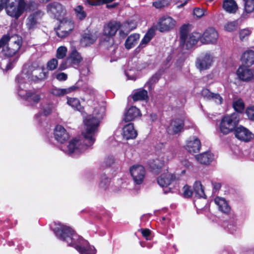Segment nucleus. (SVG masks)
<instances>
[{
	"mask_svg": "<svg viewBox=\"0 0 254 254\" xmlns=\"http://www.w3.org/2000/svg\"><path fill=\"white\" fill-rule=\"evenodd\" d=\"M54 107L53 105H49L44 110V114L45 116H48L50 115L53 110H54Z\"/></svg>",
	"mask_w": 254,
	"mask_h": 254,
	"instance_id": "e2e57ef3",
	"label": "nucleus"
},
{
	"mask_svg": "<svg viewBox=\"0 0 254 254\" xmlns=\"http://www.w3.org/2000/svg\"><path fill=\"white\" fill-rule=\"evenodd\" d=\"M193 194L197 198H204L206 196L202 186L200 182H195L193 186Z\"/></svg>",
	"mask_w": 254,
	"mask_h": 254,
	"instance_id": "c9c22d12",
	"label": "nucleus"
},
{
	"mask_svg": "<svg viewBox=\"0 0 254 254\" xmlns=\"http://www.w3.org/2000/svg\"><path fill=\"white\" fill-rule=\"evenodd\" d=\"M246 113L250 120L254 121V105L247 107Z\"/></svg>",
	"mask_w": 254,
	"mask_h": 254,
	"instance_id": "3c124183",
	"label": "nucleus"
},
{
	"mask_svg": "<svg viewBox=\"0 0 254 254\" xmlns=\"http://www.w3.org/2000/svg\"><path fill=\"white\" fill-rule=\"evenodd\" d=\"M239 122V117L237 113L224 116L221 120L219 126L220 131L224 134H228L236 128Z\"/></svg>",
	"mask_w": 254,
	"mask_h": 254,
	"instance_id": "423d86ee",
	"label": "nucleus"
},
{
	"mask_svg": "<svg viewBox=\"0 0 254 254\" xmlns=\"http://www.w3.org/2000/svg\"><path fill=\"white\" fill-rule=\"evenodd\" d=\"M53 231L60 240L65 242L68 246L74 248L80 254H95L93 246L78 235L69 227L61 223H55L53 226Z\"/></svg>",
	"mask_w": 254,
	"mask_h": 254,
	"instance_id": "f03ea898",
	"label": "nucleus"
},
{
	"mask_svg": "<svg viewBox=\"0 0 254 254\" xmlns=\"http://www.w3.org/2000/svg\"><path fill=\"white\" fill-rule=\"evenodd\" d=\"M58 64V62L57 59L56 58H53L47 63V68L50 70H54L57 68Z\"/></svg>",
	"mask_w": 254,
	"mask_h": 254,
	"instance_id": "8fccbe9b",
	"label": "nucleus"
},
{
	"mask_svg": "<svg viewBox=\"0 0 254 254\" xmlns=\"http://www.w3.org/2000/svg\"><path fill=\"white\" fill-rule=\"evenodd\" d=\"M183 193L184 197H189L193 194V192L192 191L190 186L186 185L183 188Z\"/></svg>",
	"mask_w": 254,
	"mask_h": 254,
	"instance_id": "603ef678",
	"label": "nucleus"
},
{
	"mask_svg": "<svg viewBox=\"0 0 254 254\" xmlns=\"http://www.w3.org/2000/svg\"><path fill=\"white\" fill-rule=\"evenodd\" d=\"M201 94L205 99L212 100L218 105L223 103V99L219 94L211 92L207 89H203L201 91Z\"/></svg>",
	"mask_w": 254,
	"mask_h": 254,
	"instance_id": "393cba45",
	"label": "nucleus"
},
{
	"mask_svg": "<svg viewBox=\"0 0 254 254\" xmlns=\"http://www.w3.org/2000/svg\"><path fill=\"white\" fill-rule=\"evenodd\" d=\"M137 26L135 20L131 19L127 20L122 25L120 24L119 35L121 38H124L131 30L134 29Z\"/></svg>",
	"mask_w": 254,
	"mask_h": 254,
	"instance_id": "412c9836",
	"label": "nucleus"
},
{
	"mask_svg": "<svg viewBox=\"0 0 254 254\" xmlns=\"http://www.w3.org/2000/svg\"><path fill=\"white\" fill-rule=\"evenodd\" d=\"M78 89L79 87L76 84L65 88L54 87L51 89L50 93L54 96L60 97L75 92Z\"/></svg>",
	"mask_w": 254,
	"mask_h": 254,
	"instance_id": "6ab92c4d",
	"label": "nucleus"
},
{
	"mask_svg": "<svg viewBox=\"0 0 254 254\" xmlns=\"http://www.w3.org/2000/svg\"><path fill=\"white\" fill-rule=\"evenodd\" d=\"M251 34V31L249 28L243 29L240 31L239 36L241 40H247L250 34Z\"/></svg>",
	"mask_w": 254,
	"mask_h": 254,
	"instance_id": "de8ad7c7",
	"label": "nucleus"
},
{
	"mask_svg": "<svg viewBox=\"0 0 254 254\" xmlns=\"http://www.w3.org/2000/svg\"><path fill=\"white\" fill-rule=\"evenodd\" d=\"M176 21L169 16L161 17L157 23V29L161 32H168L173 29L176 25Z\"/></svg>",
	"mask_w": 254,
	"mask_h": 254,
	"instance_id": "f8f14e48",
	"label": "nucleus"
},
{
	"mask_svg": "<svg viewBox=\"0 0 254 254\" xmlns=\"http://www.w3.org/2000/svg\"><path fill=\"white\" fill-rule=\"evenodd\" d=\"M67 48L64 46H60L57 50L56 57L59 59H63L66 55Z\"/></svg>",
	"mask_w": 254,
	"mask_h": 254,
	"instance_id": "37998d69",
	"label": "nucleus"
},
{
	"mask_svg": "<svg viewBox=\"0 0 254 254\" xmlns=\"http://www.w3.org/2000/svg\"><path fill=\"white\" fill-rule=\"evenodd\" d=\"M13 63L11 62H7L5 60H3L2 63H0V66L1 68L7 70L12 68Z\"/></svg>",
	"mask_w": 254,
	"mask_h": 254,
	"instance_id": "864d4df0",
	"label": "nucleus"
},
{
	"mask_svg": "<svg viewBox=\"0 0 254 254\" xmlns=\"http://www.w3.org/2000/svg\"><path fill=\"white\" fill-rule=\"evenodd\" d=\"M184 148L190 153H197L201 148L200 141L196 136L190 137L186 140Z\"/></svg>",
	"mask_w": 254,
	"mask_h": 254,
	"instance_id": "dca6fc26",
	"label": "nucleus"
},
{
	"mask_svg": "<svg viewBox=\"0 0 254 254\" xmlns=\"http://www.w3.org/2000/svg\"><path fill=\"white\" fill-rule=\"evenodd\" d=\"M175 156V153L173 151H166L165 153L161 156L163 157V158L165 159L166 162H168L171 160H172Z\"/></svg>",
	"mask_w": 254,
	"mask_h": 254,
	"instance_id": "4d7b16f0",
	"label": "nucleus"
},
{
	"mask_svg": "<svg viewBox=\"0 0 254 254\" xmlns=\"http://www.w3.org/2000/svg\"><path fill=\"white\" fill-rule=\"evenodd\" d=\"M84 100L91 106H93L92 115H88L83 120L85 129L82 131L84 140L75 138L71 140L66 146L62 147V150L66 154L75 156L84 152L88 147L93 144L95 141L96 134L98 130L100 121L105 114V103L96 102L92 105V101H95L96 91L92 87L87 86L85 90Z\"/></svg>",
	"mask_w": 254,
	"mask_h": 254,
	"instance_id": "f257e3e1",
	"label": "nucleus"
},
{
	"mask_svg": "<svg viewBox=\"0 0 254 254\" xmlns=\"http://www.w3.org/2000/svg\"><path fill=\"white\" fill-rule=\"evenodd\" d=\"M105 163L107 166H110L115 162V158L113 156H109L105 159Z\"/></svg>",
	"mask_w": 254,
	"mask_h": 254,
	"instance_id": "052dcab7",
	"label": "nucleus"
},
{
	"mask_svg": "<svg viewBox=\"0 0 254 254\" xmlns=\"http://www.w3.org/2000/svg\"><path fill=\"white\" fill-rule=\"evenodd\" d=\"M22 45V39L17 35L9 37L3 36L0 40V48H2V52L7 57H12L18 54Z\"/></svg>",
	"mask_w": 254,
	"mask_h": 254,
	"instance_id": "20e7f679",
	"label": "nucleus"
},
{
	"mask_svg": "<svg viewBox=\"0 0 254 254\" xmlns=\"http://www.w3.org/2000/svg\"><path fill=\"white\" fill-rule=\"evenodd\" d=\"M56 77L59 81H65L67 78V75L64 72H61L57 73L56 75Z\"/></svg>",
	"mask_w": 254,
	"mask_h": 254,
	"instance_id": "680f3d73",
	"label": "nucleus"
},
{
	"mask_svg": "<svg viewBox=\"0 0 254 254\" xmlns=\"http://www.w3.org/2000/svg\"><path fill=\"white\" fill-rule=\"evenodd\" d=\"M74 22L69 18H64L61 21L56 31L57 35L60 38H64L74 29Z\"/></svg>",
	"mask_w": 254,
	"mask_h": 254,
	"instance_id": "1a4fd4ad",
	"label": "nucleus"
},
{
	"mask_svg": "<svg viewBox=\"0 0 254 254\" xmlns=\"http://www.w3.org/2000/svg\"><path fill=\"white\" fill-rule=\"evenodd\" d=\"M119 29H120V23L116 21H110L104 26L103 35L109 37V40L112 45L114 43L112 37L115 35Z\"/></svg>",
	"mask_w": 254,
	"mask_h": 254,
	"instance_id": "4468645a",
	"label": "nucleus"
},
{
	"mask_svg": "<svg viewBox=\"0 0 254 254\" xmlns=\"http://www.w3.org/2000/svg\"><path fill=\"white\" fill-rule=\"evenodd\" d=\"M43 13L40 10H36L31 14L27 18L26 25L29 29H33L38 22V21L41 18Z\"/></svg>",
	"mask_w": 254,
	"mask_h": 254,
	"instance_id": "a878e982",
	"label": "nucleus"
},
{
	"mask_svg": "<svg viewBox=\"0 0 254 254\" xmlns=\"http://www.w3.org/2000/svg\"><path fill=\"white\" fill-rule=\"evenodd\" d=\"M178 176L169 173L168 170L162 173L157 179L158 184L162 188H167L171 183L176 179Z\"/></svg>",
	"mask_w": 254,
	"mask_h": 254,
	"instance_id": "f3484780",
	"label": "nucleus"
},
{
	"mask_svg": "<svg viewBox=\"0 0 254 254\" xmlns=\"http://www.w3.org/2000/svg\"><path fill=\"white\" fill-rule=\"evenodd\" d=\"M153 31L149 30L144 36V38L142 39L139 47H144L152 38L153 37Z\"/></svg>",
	"mask_w": 254,
	"mask_h": 254,
	"instance_id": "79ce46f5",
	"label": "nucleus"
},
{
	"mask_svg": "<svg viewBox=\"0 0 254 254\" xmlns=\"http://www.w3.org/2000/svg\"><path fill=\"white\" fill-rule=\"evenodd\" d=\"M110 182V180L108 178H107L106 177H103L100 182L99 185L100 187L101 188L106 190V189L108 188V186H109Z\"/></svg>",
	"mask_w": 254,
	"mask_h": 254,
	"instance_id": "13d9d810",
	"label": "nucleus"
},
{
	"mask_svg": "<svg viewBox=\"0 0 254 254\" xmlns=\"http://www.w3.org/2000/svg\"><path fill=\"white\" fill-rule=\"evenodd\" d=\"M200 42L203 44L216 43L218 35L217 32L213 28H208L205 31L203 34H201Z\"/></svg>",
	"mask_w": 254,
	"mask_h": 254,
	"instance_id": "2eb2a0df",
	"label": "nucleus"
},
{
	"mask_svg": "<svg viewBox=\"0 0 254 254\" xmlns=\"http://www.w3.org/2000/svg\"><path fill=\"white\" fill-rule=\"evenodd\" d=\"M16 2L17 0H0V11L4 8L8 15L18 19L24 11L28 10L29 5L24 0H20L15 7Z\"/></svg>",
	"mask_w": 254,
	"mask_h": 254,
	"instance_id": "39448f33",
	"label": "nucleus"
},
{
	"mask_svg": "<svg viewBox=\"0 0 254 254\" xmlns=\"http://www.w3.org/2000/svg\"><path fill=\"white\" fill-rule=\"evenodd\" d=\"M126 75L128 78V79H131L134 80L136 79V77L134 75H130V73L128 72H127L126 73Z\"/></svg>",
	"mask_w": 254,
	"mask_h": 254,
	"instance_id": "774afa93",
	"label": "nucleus"
},
{
	"mask_svg": "<svg viewBox=\"0 0 254 254\" xmlns=\"http://www.w3.org/2000/svg\"><path fill=\"white\" fill-rule=\"evenodd\" d=\"M152 4L155 8L159 9L168 6L169 2L166 0H159L153 2Z\"/></svg>",
	"mask_w": 254,
	"mask_h": 254,
	"instance_id": "09e8293b",
	"label": "nucleus"
},
{
	"mask_svg": "<svg viewBox=\"0 0 254 254\" xmlns=\"http://www.w3.org/2000/svg\"><path fill=\"white\" fill-rule=\"evenodd\" d=\"M133 101L143 100L148 98L147 91L144 89H140L133 92L132 95Z\"/></svg>",
	"mask_w": 254,
	"mask_h": 254,
	"instance_id": "e433bc0d",
	"label": "nucleus"
},
{
	"mask_svg": "<svg viewBox=\"0 0 254 254\" xmlns=\"http://www.w3.org/2000/svg\"><path fill=\"white\" fill-rule=\"evenodd\" d=\"M223 7L226 11L230 13H235L238 8L234 0H224Z\"/></svg>",
	"mask_w": 254,
	"mask_h": 254,
	"instance_id": "2f4dec72",
	"label": "nucleus"
},
{
	"mask_svg": "<svg viewBox=\"0 0 254 254\" xmlns=\"http://www.w3.org/2000/svg\"><path fill=\"white\" fill-rule=\"evenodd\" d=\"M115 0H87V2L90 5H99L103 3L111 2Z\"/></svg>",
	"mask_w": 254,
	"mask_h": 254,
	"instance_id": "49530a36",
	"label": "nucleus"
},
{
	"mask_svg": "<svg viewBox=\"0 0 254 254\" xmlns=\"http://www.w3.org/2000/svg\"><path fill=\"white\" fill-rule=\"evenodd\" d=\"M122 134L124 138L128 140L135 138L137 132L134 129L133 124L129 123L124 127Z\"/></svg>",
	"mask_w": 254,
	"mask_h": 254,
	"instance_id": "bb28decb",
	"label": "nucleus"
},
{
	"mask_svg": "<svg viewBox=\"0 0 254 254\" xmlns=\"http://www.w3.org/2000/svg\"><path fill=\"white\" fill-rule=\"evenodd\" d=\"M139 39V35L138 34H132L127 39L125 45L127 49H130L133 47L137 43Z\"/></svg>",
	"mask_w": 254,
	"mask_h": 254,
	"instance_id": "f704fd0d",
	"label": "nucleus"
},
{
	"mask_svg": "<svg viewBox=\"0 0 254 254\" xmlns=\"http://www.w3.org/2000/svg\"><path fill=\"white\" fill-rule=\"evenodd\" d=\"M54 134L55 139L60 143H64L69 137L65 129L61 125L56 127Z\"/></svg>",
	"mask_w": 254,
	"mask_h": 254,
	"instance_id": "5701e85b",
	"label": "nucleus"
},
{
	"mask_svg": "<svg viewBox=\"0 0 254 254\" xmlns=\"http://www.w3.org/2000/svg\"><path fill=\"white\" fill-rule=\"evenodd\" d=\"M157 119V116L155 114L152 113L149 116V120L151 122L156 121Z\"/></svg>",
	"mask_w": 254,
	"mask_h": 254,
	"instance_id": "338daca9",
	"label": "nucleus"
},
{
	"mask_svg": "<svg viewBox=\"0 0 254 254\" xmlns=\"http://www.w3.org/2000/svg\"><path fill=\"white\" fill-rule=\"evenodd\" d=\"M238 227L237 224L235 222H231L228 225V229L231 233H233L235 232Z\"/></svg>",
	"mask_w": 254,
	"mask_h": 254,
	"instance_id": "bf43d9fd",
	"label": "nucleus"
},
{
	"mask_svg": "<svg viewBox=\"0 0 254 254\" xmlns=\"http://www.w3.org/2000/svg\"><path fill=\"white\" fill-rule=\"evenodd\" d=\"M234 134L238 139L245 142H250L254 138V134L242 126H240L235 128Z\"/></svg>",
	"mask_w": 254,
	"mask_h": 254,
	"instance_id": "ddd939ff",
	"label": "nucleus"
},
{
	"mask_svg": "<svg viewBox=\"0 0 254 254\" xmlns=\"http://www.w3.org/2000/svg\"><path fill=\"white\" fill-rule=\"evenodd\" d=\"M166 162L165 159L163 158V157L159 156L158 158L152 160L150 163L149 166L153 171L157 172L164 166Z\"/></svg>",
	"mask_w": 254,
	"mask_h": 254,
	"instance_id": "72a5a7b5",
	"label": "nucleus"
},
{
	"mask_svg": "<svg viewBox=\"0 0 254 254\" xmlns=\"http://www.w3.org/2000/svg\"><path fill=\"white\" fill-rule=\"evenodd\" d=\"M28 75L26 74L19 75L17 77V80L18 83L17 89L18 94L19 96L24 99L28 105L30 106H35L41 99V96L39 94L33 89H31L30 83H24L23 81Z\"/></svg>",
	"mask_w": 254,
	"mask_h": 254,
	"instance_id": "7ed1b4c3",
	"label": "nucleus"
},
{
	"mask_svg": "<svg viewBox=\"0 0 254 254\" xmlns=\"http://www.w3.org/2000/svg\"><path fill=\"white\" fill-rule=\"evenodd\" d=\"M189 25H184L180 30L181 40L183 44H186L188 48H191L196 44L198 41H200L201 34L198 32H193L189 34Z\"/></svg>",
	"mask_w": 254,
	"mask_h": 254,
	"instance_id": "0eeeda50",
	"label": "nucleus"
},
{
	"mask_svg": "<svg viewBox=\"0 0 254 254\" xmlns=\"http://www.w3.org/2000/svg\"><path fill=\"white\" fill-rule=\"evenodd\" d=\"M82 61V58L76 50H72L66 59V62L72 65H78Z\"/></svg>",
	"mask_w": 254,
	"mask_h": 254,
	"instance_id": "c85d7f7f",
	"label": "nucleus"
},
{
	"mask_svg": "<svg viewBox=\"0 0 254 254\" xmlns=\"http://www.w3.org/2000/svg\"><path fill=\"white\" fill-rule=\"evenodd\" d=\"M67 104L73 109L81 111L82 107L79 100L76 98H67Z\"/></svg>",
	"mask_w": 254,
	"mask_h": 254,
	"instance_id": "58836bf2",
	"label": "nucleus"
},
{
	"mask_svg": "<svg viewBox=\"0 0 254 254\" xmlns=\"http://www.w3.org/2000/svg\"><path fill=\"white\" fill-rule=\"evenodd\" d=\"M238 26V22L237 21H234L228 22L224 26V29L225 30L231 32L235 30Z\"/></svg>",
	"mask_w": 254,
	"mask_h": 254,
	"instance_id": "a18cd8bd",
	"label": "nucleus"
},
{
	"mask_svg": "<svg viewBox=\"0 0 254 254\" xmlns=\"http://www.w3.org/2000/svg\"><path fill=\"white\" fill-rule=\"evenodd\" d=\"M233 106L234 110L238 113H243L245 109V104L241 99H237L234 101Z\"/></svg>",
	"mask_w": 254,
	"mask_h": 254,
	"instance_id": "ea45409f",
	"label": "nucleus"
},
{
	"mask_svg": "<svg viewBox=\"0 0 254 254\" xmlns=\"http://www.w3.org/2000/svg\"><path fill=\"white\" fill-rule=\"evenodd\" d=\"M140 115L139 109L134 106H132L125 113L123 120L126 122L131 121Z\"/></svg>",
	"mask_w": 254,
	"mask_h": 254,
	"instance_id": "cd10ccee",
	"label": "nucleus"
},
{
	"mask_svg": "<svg viewBox=\"0 0 254 254\" xmlns=\"http://www.w3.org/2000/svg\"><path fill=\"white\" fill-rule=\"evenodd\" d=\"M100 33L98 31L84 32L81 39V44L83 46H89L93 44L97 39Z\"/></svg>",
	"mask_w": 254,
	"mask_h": 254,
	"instance_id": "4be33fe9",
	"label": "nucleus"
},
{
	"mask_svg": "<svg viewBox=\"0 0 254 254\" xmlns=\"http://www.w3.org/2000/svg\"><path fill=\"white\" fill-rule=\"evenodd\" d=\"M74 10L76 16L80 20H83L86 17V13L83 10V8L82 6L78 5L76 6Z\"/></svg>",
	"mask_w": 254,
	"mask_h": 254,
	"instance_id": "a19ab883",
	"label": "nucleus"
},
{
	"mask_svg": "<svg viewBox=\"0 0 254 254\" xmlns=\"http://www.w3.org/2000/svg\"><path fill=\"white\" fill-rule=\"evenodd\" d=\"M191 163L187 159L180 160L178 167L180 168V171L177 169L175 173L178 176L183 175L185 174L186 170L185 168H188L191 166Z\"/></svg>",
	"mask_w": 254,
	"mask_h": 254,
	"instance_id": "4c0bfd02",
	"label": "nucleus"
},
{
	"mask_svg": "<svg viewBox=\"0 0 254 254\" xmlns=\"http://www.w3.org/2000/svg\"><path fill=\"white\" fill-rule=\"evenodd\" d=\"M47 9L48 13L54 15L57 18L64 15L66 12L64 7L60 3L57 2L48 4Z\"/></svg>",
	"mask_w": 254,
	"mask_h": 254,
	"instance_id": "a211bd4d",
	"label": "nucleus"
},
{
	"mask_svg": "<svg viewBox=\"0 0 254 254\" xmlns=\"http://www.w3.org/2000/svg\"><path fill=\"white\" fill-rule=\"evenodd\" d=\"M193 14L197 17H201L204 15V12L202 9L196 8L193 10Z\"/></svg>",
	"mask_w": 254,
	"mask_h": 254,
	"instance_id": "0e129e2a",
	"label": "nucleus"
},
{
	"mask_svg": "<svg viewBox=\"0 0 254 254\" xmlns=\"http://www.w3.org/2000/svg\"><path fill=\"white\" fill-rule=\"evenodd\" d=\"M214 202L222 212L228 214L230 211V207L224 198L216 197L214 199Z\"/></svg>",
	"mask_w": 254,
	"mask_h": 254,
	"instance_id": "7c9ffc66",
	"label": "nucleus"
},
{
	"mask_svg": "<svg viewBox=\"0 0 254 254\" xmlns=\"http://www.w3.org/2000/svg\"><path fill=\"white\" fill-rule=\"evenodd\" d=\"M245 1V10L247 13H254V0H244Z\"/></svg>",
	"mask_w": 254,
	"mask_h": 254,
	"instance_id": "c03bdc74",
	"label": "nucleus"
},
{
	"mask_svg": "<svg viewBox=\"0 0 254 254\" xmlns=\"http://www.w3.org/2000/svg\"><path fill=\"white\" fill-rule=\"evenodd\" d=\"M184 121L180 119L172 120L168 126L167 130L170 134H177L181 132L184 127Z\"/></svg>",
	"mask_w": 254,
	"mask_h": 254,
	"instance_id": "aec40b11",
	"label": "nucleus"
},
{
	"mask_svg": "<svg viewBox=\"0 0 254 254\" xmlns=\"http://www.w3.org/2000/svg\"><path fill=\"white\" fill-rule=\"evenodd\" d=\"M158 80V76L157 75L152 76L146 83L145 86L149 89H152V85Z\"/></svg>",
	"mask_w": 254,
	"mask_h": 254,
	"instance_id": "6e6d98bb",
	"label": "nucleus"
},
{
	"mask_svg": "<svg viewBox=\"0 0 254 254\" xmlns=\"http://www.w3.org/2000/svg\"><path fill=\"white\" fill-rule=\"evenodd\" d=\"M158 80V76L157 75L152 76L146 83L145 86L149 89H152V85Z\"/></svg>",
	"mask_w": 254,
	"mask_h": 254,
	"instance_id": "5fc2aeb1",
	"label": "nucleus"
},
{
	"mask_svg": "<svg viewBox=\"0 0 254 254\" xmlns=\"http://www.w3.org/2000/svg\"><path fill=\"white\" fill-rule=\"evenodd\" d=\"M129 171L134 184L135 185L142 184L146 175L144 167L140 165H134L130 167Z\"/></svg>",
	"mask_w": 254,
	"mask_h": 254,
	"instance_id": "9d476101",
	"label": "nucleus"
},
{
	"mask_svg": "<svg viewBox=\"0 0 254 254\" xmlns=\"http://www.w3.org/2000/svg\"><path fill=\"white\" fill-rule=\"evenodd\" d=\"M215 61V57L210 52L202 53L196 59L195 65L199 70H204L210 68Z\"/></svg>",
	"mask_w": 254,
	"mask_h": 254,
	"instance_id": "6e6552de",
	"label": "nucleus"
},
{
	"mask_svg": "<svg viewBox=\"0 0 254 254\" xmlns=\"http://www.w3.org/2000/svg\"><path fill=\"white\" fill-rule=\"evenodd\" d=\"M141 233L143 237H144L146 240H150L149 236L151 233V231L149 229H143L141 230Z\"/></svg>",
	"mask_w": 254,
	"mask_h": 254,
	"instance_id": "69168bd1",
	"label": "nucleus"
},
{
	"mask_svg": "<svg viewBox=\"0 0 254 254\" xmlns=\"http://www.w3.org/2000/svg\"><path fill=\"white\" fill-rule=\"evenodd\" d=\"M26 74L28 75V77L23 79L24 83H30L31 81L38 82L39 80H44L48 77V72L45 71L43 68L38 67L33 69L31 73L22 72V74Z\"/></svg>",
	"mask_w": 254,
	"mask_h": 254,
	"instance_id": "9b49d317",
	"label": "nucleus"
},
{
	"mask_svg": "<svg viewBox=\"0 0 254 254\" xmlns=\"http://www.w3.org/2000/svg\"><path fill=\"white\" fill-rule=\"evenodd\" d=\"M242 62L248 66H250L254 63V52L252 50H247L242 55Z\"/></svg>",
	"mask_w": 254,
	"mask_h": 254,
	"instance_id": "473e14b6",
	"label": "nucleus"
},
{
	"mask_svg": "<svg viewBox=\"0 0 254 254\" xmlns=\"http://www.w3.org/2000/svg\"><path fill=\"white\" fill-rule=\"evenodd\" d=\"M238 77L241 80L249 81L254 77L253 71L246 66H241L237 71Z\"/></svg>",
	"mask_w": 254,
	"mask_h": 254,
	"instance_id": "b1692460",
	"label": "nucleus"
},
{
	"mask_svg": "<svg viewBox=\"0 0 254 254\" xmlns=\"http://www.w3.org/2000/svg\"><path fill=\"white\" fill-rule=\"evenodd\" d=\"M195 158L200 164L208 165L213 161L214 156L210 152L207 151L196 155Z\"/></svg>",
	"mask_w": 254,
	"mask_h": 254,
	"instance_id": "c756f323",
	"label": "nucleus"
}]
</instances>
